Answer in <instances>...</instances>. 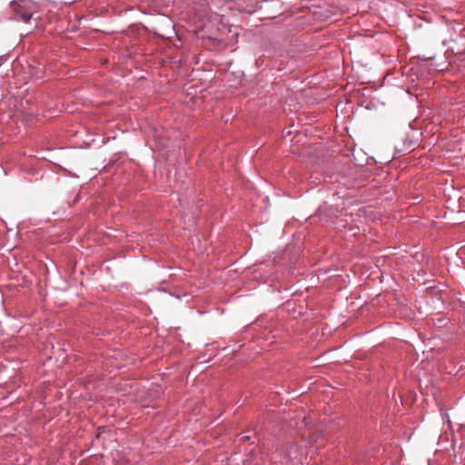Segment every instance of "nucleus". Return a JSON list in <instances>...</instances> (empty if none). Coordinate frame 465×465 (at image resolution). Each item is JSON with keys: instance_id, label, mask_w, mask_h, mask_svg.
I'll list each match as a JSON object with an SVG mask.
<instances>
[{"instance_id": "f257e3e1", "label": "nucleus", "mask_w": 465, "mask_h": 465, "mask_svg": "<svg viewBox=\"0 0 465 465\" xmlns=\"http://www.w3.org/2000/svg\"><path fill=\"white\" fill-rule=\"evenodd\" d=\"M450 37L442 41V45L447 46L446 54L461 55L465 54V33L464 30H450Z\"/></svg>"}, {"instance_id": "f03ea898", "label": "nucleus", "mask_w": 465, "mask_h": 465, "mask_svg": "<svg viewBox=\"0 0 465 465\" xmlns=\"http://www.w3.org/2000/svg\"><path fill=\"white\" fill-rule=\"evenodd\" d=\"M11 7L13 8L15 15L17 18L25 23H28L34 14L32 5L25 1L20 2H11Z\"/></svg>"}, {"instance_id": "7ed1b4c3", "label": "nucleus", "mask_w": 465, "mask_h": 465, "mask_svg": "<svg viewBox=\"0 0 465 465\" xmlns=\"http://www.w3.org/2000/svg\"><path fill=\"white\" fill-rule=\"evenodd\" d=\"M250 440V436H246V435H242V436H241V437H240V439H239V440H240L241 442H244V441H247V440Z\"/></svg>"}, {"instance_id": "20e7f679", "label": "nucleus", "mask_w": 465, "mask_h": 465, "mask_svg": "<svg viewBox=\"0 0 465 465\" xmlns=\"http://www.w3.org/2000/svg\"><path fill=\"white\" fill-rule=\"evenodd\" d=\"M421 59L424 60V61H430V60L434 59V55H430V56H425L424 55Z\"/></svg>"}, {"instance_id": "39448f33", "label": "nucleus", "mask_w": 465, "mask_h": 465, "mask_svg": "<svg viewBox=\"0 0 465 465\" xmlns=\"http://www.w3.org/2000/svg\"><path fill=\"white\" fill-rule=\"evenodd\" d=\"M463 450L460 452V460H465V446L461 447Z\"/></svg>"}]
</instances>
